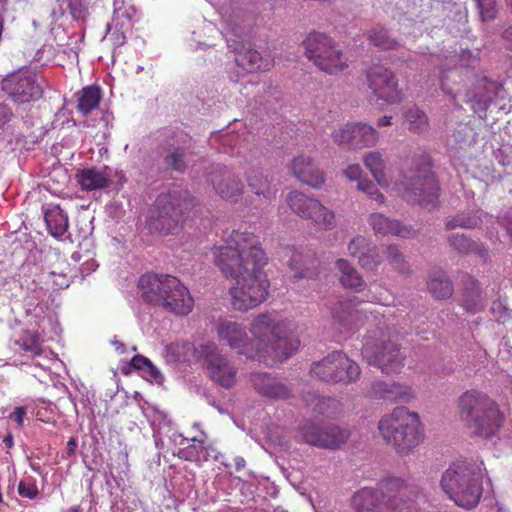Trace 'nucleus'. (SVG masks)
<instances>
[{
	"mask_svg": "<svg viewBox=\"0 0 512 512\" xmlns=\"http://www.w3.org/2000/svg\"><path fill=\"white\" fill-rule=\"evenodd\" d=\"M199 354L204 360V365L210 378L224 388H231L236 383L237 369L223 355L218 346L213 342H207L199 347Z\"/></svg>",
	"mask_w": 512,
	"mask_h": 512,
	"instance_id": "obj_13",
	"label": "nucleus"
},
{
	"mask_svg": "<svg viewBox=\"0 0 512 512\" xmlns=\"http://www.w3.org/2000/svg\"><path fill=\"white\" fill-rule=\"evenodd\" d=\"M399 190L408 202L418 203L426 209L437 206L439 183L430 164L421 160L403 172Z\"/></svg>",
	"mask_w": 512,
	"mask_h": 512,
	"instance_id": "obj_8",
	"label": "nucleus"
},
{
	"mask_svg": "<svg viewBox=\"0 0 512 512\" xmlns=\"http://www.w3.org/2000/svg\"><path fill=\"white\" fill-rule=\"evenodd\" d=\"M77 110L83 115L90 114L101 101V90L98 86L89 85L77 93Z\"/></svg>",
	"mask_w": 512,
	"mask_h": 512,
	"instance_id": "obj_36",
	"label": "nucleus"
},
{
	"mask_svg": "<svg viewBox=\"0 0 512 512\" xmlns=\"http://www.w3.org/2000/svg\"><path fill=\"white\" fill-rule=\"evenodd\" d=\"M18 493L22 497L32 499V487L27 486L25 483L20 482L18 485Z\"/></svg>",
	"mask_w": 512,
	"mask_h": 512,
	"instance_id": "obj_60",
	"label": "nucleus"
},
{
	"mask_svg": "<svg viewBox=\"0 0 512 512\" xmlns=\"http://www.w3.org/2000/svg\"><path fill=\"white\" fill-rule=\"evenodd\" d=\"M344 176L350 181L361 180L362 168L359 164H351L343 171Z\"/></svg>",
	"mask_w": 512,
	"mask_h": 512,
	"instance_id": "obj_52",
	"label": "nucleus"
},
{
	"mask_svg": "<svg viewBox=\"0 0 512 512\" xmlns=\"http://www.w3.org/2000/svg\"><path fill=\"white\" fill-rule=\"evenodd\" d=\"M493 402L495 401L483 391L477 389L465 391L457 400V411L460 421L466 426Z\"/></svg>",
	"mask_w": 512,
	"mask_h": 512,
	"instance_id": "obj_21",
	"label": "nucleus"
},
{
	"mask_svg": "<svg viewBox=\"0 0 512 512\" xmlns=\"http://www.w3.org/2000/svg\"><path fill=\"white\" fill-rule=\"evenodd\" d=\"M463 284V308L472 314L482 311L484 305L477 280L469 275H466Z\"/></svg>",
	"mask_w": 512,
	"mask_h": 512,
	"instance_id": "obj_33",
	"label": "nucleus"
},
{
	"mask_svg": "<svg viewBox=\"0 0 512 512\" xmlns=\"http://www.w3.org/2000/svg\"><path fill=\"white\" fill-rule=\"evenodd\" d=\"M45 86L46 82L44 78L39 80L38 77H34V102L42 99L37 105V109L40 110V115L38 116L39 129L41 130L39 134L40 137L44 136L45 133L52 128L53 117L55 115L50 102L44 98Z\"/></svg>",
	"mask_w": 512,
	"mask_h": 512,
	"instance_id": "obj_28",
	"label": "nucleus"
},
{
	"mask_svg": "<svg viewBox=\"0 0 512 512\" xmlns=\"http://www.w3.org/2000/svg\"><path fill=\"white\" fill-rule=\"evenodd\" d=\"M215 193L223 200L236 202L244 192L241 179L227 167H219L212 171L208 178Z\"/></svg>",
	"mask_w": 512,
	"mask_h": 512,
	"instance_id": "obj_17",
	"label": "nucleus"
},
{
	"mask_svg": "<svg viewBox=\"0 0 512 512\" xmlns=\"http://www.w3.org/2000/svg\"><path fill=\"white\" fill-rule=\"evenodd\" d=\"M428 288L437 299H447L453 294V285L441 270L434 271L430 275Z\"/></svg>",
	"mask_w": 512,
	"mask_h": 512,
	"instance_id": "obj_37",
	"label": "nucleus"
},
{
	"mask_svg": "<svg viewBox=\"0 0 512 512\" xmlns=\"http://www.w3.org/2000/svg\"><path fill=\"white\" fill-rule=\"evenodd\" d=\"M480 219L476 216H464L457 215L451 220L446 222V229H454L456 227H461L465 229H472L478 226Z\"/></svg>",
	"mask_w": 512,
	"mask_h": 512,
	"instance_id": "obj_45",
	"label": "nucleus"
},
{
	"mask_svg": "<svg viewBox=\"0 0 512 512\" xmlns=\"http://www.w3.org/2000/svg\"><path fill=\"white\" fill-rule=\"evenodd\" d=\"M471 56L470 52L463 51L460 55H452L450 57V62L454 64L453 68L446 69L443 66L441 71V87L442 89L455 97V93L453 91L452 86L449 83L450 78L456 80V78H460L467 71V65L464 63Z\"/></svg>",
	"mask_w": 512,
	"mask_h": 512,
	"instance_id": "obj_30",
	"label": "nucleus"
},
{
	"mask_svg": "<svg viewBox=\"0 0 512 512\" xmlns=\"http://www.w3.org/2000/svg\"><path fill=\"white\" fill-rule=\"evenodd\" d=\"M285 200L297 216L312 221L317 229L330 230L335 226V213L313 196L292 190L287 194Z\"/></svg>",
	"mask_w": 512,
	"mask_h": 512,
	"instance_id": "obj_12",
	"label": "nucleus"
},
{
	"mask_svg": "<svg viewBox=\"0 0 512 512\" xmlns=\"http://www.w3.org/2000/svg\"><path fill=\"white\" fill-rule=\"evenodd\" d=\"M289 170L298 181L313 189L319 190L326 183L325 172L309 155L300 154L294 157L289 164Z\"/></svg>",
	"mask_w": 512,
	"mask_h": 512,
	"instance_id": "obj_18",
	"label": "nucleus"
},
{
	"mask_svg": "<svg viewBox=\"0 0 512 512\" xmlns=\"http://www.w3.org/2000/svg\"><path fill=\"white\" fill-rule=\"evenodd\" d=\"M246 182L250 190L258 197H263L266 202L276 198L277 188L272 185L267 176L261 171L252 170L246 174Z\"/></svg>",
	"mask_w": 512,
	"mask_h": 512,
	"instance_id": "obj_31",
	"label": "nucleus"
},
{
	"mask_svg": "<svg viewBox=\"0 0 512 512\" xmlns=\"http://www.w3.org/2000/svg\"><path fill=\"white\" fill-rule=\"evenodd\" d=\"M386 258L396 272L403 275H408L411 272L410 265L398 246L394 244L388 245L386 248Z\"/></svg>",
	"mask_w": 512,
	"mask_h": 512,
	"instance_id": "obj_40",
	"label": "nucleus"
},
{
	"mask_svg": "<svg viewBox=\"0 0 512 512\" xmlns=\"http://www.w3.org/2000/svg\"><path fill=\"white\" fill-rule=\"evenodd\" d=\"M404 118L408 123V130L420 134L429 127V119L426 113L418 107L408 108L404 112Z\"/></svg>",
	"mask_w": 512,
	"mask_h": 512,
	"instance_id": "obj_39",
	"label": "nucleus"
},
{
	"mask_svg": "<svg viewBox=\"0 0 512 512\" xmlns=\"http://www.w3.org/2000/svg\"><path fill=\"white\" fill-rule=\"evenodd\" d=\"M43 341L44 339L38 333L34 332V358L41 355L42 350L38 347V343Z\"/></svg>",
	"mask_w": 512,
	"mask_h": 512,
	"instance_id": "obj_62",
	"label": "nucleus"
},
{
	"mask_svg": "<svg viewBox=\"0 0 512 512\" xmlns=\"http://www.w3.org/2000/svg\"><path fill=\"white\" fill-rule=\"evenodd\" d=\"M67 3V8L73 19L79 20L84 17L86 7L84 0H63Z\"/></svg>",
	"mask_w": 512,
	"mask_h": 512,
	"instance_id": "obj_51",
	"label": "nucleus"
},
{
	"mask_svg": "<svg viewBox=\"0 0 512 512\" xmlns=\"http://www.w3.org/2000/svg\"><path fill=\"white\" fill-rule=\"evenodd\" d=\"M144 372L147 373V375L154 380H157L158 378L161 377L160 371L153 365L151 361L150 365L147 366V369L144 370Z\"/></svg>",
	"mask_w": 512,
	"mask_h": 512,
	"instance_id": "obj_61",
	"label": "nucleus"
},
{
	"mask_svg": "<svg viewBox=\"0 0 512 512\" xmlns=\"http://www.w3.org/2000/svg\"><path fill=\"white\" fill-rule=\"evenodd\" d=\"M25 413L26 412L23 407H17L15 411L9 415V418L12 421H14L19 427H21L23 424Z\"/></svg>",
	"mask_w": 512,
	"mask_h": 512,
	"instance_id": "obj_56",
	"label": "nucleus"
},
{
	"mask_svg": "<svg viewBox=\"0 0 512 512\" xmlns=\"http://www.w3.org/2000/svg\"><path fill=\"white\" fill-rule=\"evenodd\" d=\"M354 132V122H348L335 129L331 138L335 144L339 146L346 145L352 149Z\"/></svg>",
	"mask_w": 512,
	"mask_h": 512,
	"instance_id": "obj_43",
	"label": "nucleus"
},
{
	"mask_svg": "<svg viewBox=\"0 0 512 512\" xmlns=\"http://www.w3.org/2000/svg\"><path fill=\"white\" fill-rule=\"evenodd\" d=\"M391 120H392V117L391 116H383L382 118L378 119L376 124L377 126L379 127H382V126H388V125H391Z\"/></svg>",
	"mask_w": 512,
	"mask_h": 512,
	"instance_id": "obj_64",
	"label": "nucleus"
},
{
	"mask_svg": "<svg viewBox=\"0 0 512 512\" xmlns=\"http://www.w3.org/2000/svg\"><path fill=\"white\" fill-rule=\"evenodd\" d=\"M310 374L327 383H351L359 379L361 369L342 351H333L314 362Z\"/></svg>",
	"mask_w": 512,
	"mask_h": 512,
	"instance_id": "obj_11",
	"label": "nucleus"
},
{
	"mask_svg": "<svg viewBox=\"0 0 512 512\" xmlns=\"http://www.w3.org/2000/svg\"><path fill=\"white\" fill-rule=\"evenodd\" d=\"M289 266L291 270L295 271L293 275L295 279H311L318 275V259L303 250H291Z\"/></svg>",
	"mask_w": 512,
	"mask_h": 512,
	"instance_id": "obj_27",
	"label": "nucleus"
},
{
	"mask_svg": "<svg viewBox=\"0 0 512 512\" xmlns=\"http://www.w3.org/2000/svg\"><path fill=\"white\" fill-rule=\"evenodd\" d=\"M357 305L354 299H347L336 302L332 307L333 323L337 325L340 332H353L363 325L365 315Z\"/></svg>",
	"mask_w": 512,
	"mask_h": 512,
	"instance_id": "obj_20",
	"label": "nucleus"
},
{
	"mask_svg": "<svg viewBox=\"0 0 512 512\" xmlns=\"http://www.w3.org/2000/svg\"><path fill=\"white\" fill-rule=\"evenodd\" d=\"M233 51L237 65L249 73L266 72L274 66V59L270 54L262 55L250 44H237Z\"/></svg>",
	"mask_w": 512,
	"mask_h": 512,
	"instance_id": "obj_22",
	"label": "nucleus"
},
{
	"mask_svg": "<svg viewBox=\"0 0 512 512\" xmlns=\"http://www.w3.org/2000/svg\"><path fill=\"white\" fill-rule=\"evenodd\" d=\"M369 395L375 399L388 400L395 403H408L414 398L410 386L392 382L375 381L369 390Z\"/></svg>",
	"mask_w": 512,
	"mask_h": 512,
	"instance_id": "obj_25",
	"label": "nucleus"
},
{
	"mask_svg": "<svg viewBox=\"0 0 512 512\" xmlns=\"http://www.w3.org/2000/svg\"><path fill=\"white\" fill-rule=\"evenodd\" d=\"M504 421L505 417L495 401L465 427L475 436L490 439L497 434Z\"/></svg>",
	"mask_w": 512,
	"mask_h": 512,
	"instance_id": "obj_19",
	"label": "nucleus"
},
{
	"mask_svg": "<svg viewBox=\"0 0 512 512\" xmlns=\"http://www.w3.org/2000/svg\"><path fill=\"white\" fill-rule=\"evenodd\" d=\"M290 326L288 320L278 321L272 313H262L251 323L252 338L242 323L226 318L218 319L216 332L219 341L237 353L266 362L268 359H286L298 349L300 342L287 335Z\"/></svg>",
	"mask_w": 512,
	"mask_h": 512,
	"instance_id": "obj_2",
	"label": "nucleus"
},
{
	"mask_svg": "<svg viewBox=\"0 0 512 512\" xmlns=\"http://www.w3.org/2000/svg\"><path fill=\"white\" fill-rule=\"evenodd\" d=\"M369 89L376 101L396 104L402 101L403 93L398 88L394 73L382 65H374L366 72Z\"/></svg>",
	"mask_w": 512,
	"mask_h": 512,
	"instance_id": "obj_14",
	"label": "nucleus"
},
{
	"mask_svg": "<svg viewBox=\"0 0 512 512\" xmlns=\"http://www.w3.org/2000/svg\"><path fill=\"white\" fill-rule=\"evenodd\" d=\"M349 254L358 259L360 266L365 270L374 271L382 263V257L376 245L364 236L354 237L348 244Z\"/></svg>",
	"mask_w": 512,
	"mask_h": 512,
	"instance_id": "obj_24",
	"label": "nucleus"
},
{
	"mask_svg": "<svg viewBox=\"0 0 512 512\" xmlns=\"http://www.w3.org/2000/svg\"><path fill=\"white\" fill-rule=\"evenodd\" d=\"M502 39L504 41L506 49L512 52V26L506 28L503 31Z\"/></svg>",
	"mask_w": 512,
	"mask_h": 512,
	"instance_id": "obj_59",
	"label": "nucleus"
},
{
	"mask_svg": "<svg viewBox=\"0 0 512 512\" xmlns=\"http://www.w3.org/2000/svg\"><path fill=\"white\" fill-rule=\"evenodd\" d=\"M11 110L4 104H0V129L10 120Z\"/></svg>",
	"mask_w": 512,
	"mask_h": 512,
	"instance_id": "obj_57",
	"label": "nucleus"
},
{
	"mask_svg": "<svg viewBox=\"0 0 512 512\" xmlns=\"http://www.w3.org/2000/svg\"><path fill=\"white\" fill-rule=\"evenodd\" d=\"M352 149L370 148L375 146L379 140L378 131L363 122H354Z\"/></svg>",
	"mask_w": 512,
	"mask_h": 512,
	"instance_id": "obj_34",
	"label": "nucleus"
},
{
	"mask_svg": "<svg viewBox=\"0 0 512 512\" xmlns=\"http://www.w3.org/2000/svg\"><path fill=\"white\" fill-rule=\"evenodd\" d=\"M265 392L267 398L273 399H287L291 394L290 389L274 377L269 385L268 391Z\"/></svg>",
	"mask_w": 512,
	"mask_h": 512,
	"instance_id": "obj_46",
	"label": "nucleus"
},
{
	"mask_svg": "<svg viewBox=\"0 0 512 512\" xmlns=\"http://www.w3.org/2000/svg\"><path fill=\"white\" fill-rule=\"evenodd\" d=\"M77 180L83 190L102 189L108 184V176L97 168H85L77 173Z\"/></svg>",
	"mask_w": 512,
	"mask_h": 512,
	"instance_id": "obj_35",
	"label": "nucleus"
},
{
	"mask_svg": "<svg viewBox=\"0 0 512 512\" xmlns=\"http://www.w3.org/2000/svg\"><path fill=\"white\" fill-rule=\"evenodd\" d=\"M361 352L369 365L386 374L397 373L404 366L405 356L400 346L382 330L373 331L365 338Z\"/></svg>",
	"mask_w": 512,
	"mask_h": 512,
	"instance_id": "obj_9",
	"label": "nucleus"
},
{
	"mask_svg": "<svg viewBox=\"0 0 512 512\" xmlns=\"http://www.w3.org/2000/svg\"><path fill=\"white\" fill-rule=\"evenodd\" d=\"M2 89L16 103H29L32 98V70L20 69L2 81Z\"/></svg>",
	"mask_w": 512,
	"mask_h": 512,
	"instance_id": "obj_23",
	"label": "nucleus"
},
{
	"mask_svg": "<svg viewBox=\"0 0 512 512\" xmlns=\"http://www.w3.org/2000/svg\"><path fill=\"white\" fill-rule=\"evenodd\" d=\"M449 243L453 249L459 253L468 254L473 248V241L468 239L464 234H452L449 237Z\"/></svg>",
	"mask_w": 512,
	"mask_h": 512,
	"instance_id": "obj_47",
	"label": "nucleus"
},
{
	"mask_svg": "<svg viewBox=\"0 0 512 512\" xmlns=\"http://www.w3.org/2000/svg\"><path fill=\"white\" fill-rule=\"evenodd\" d=\"M273 377L267 373H252L250 380L255 390L262 396L266 397L269 385Z\"/></svg>",
	"mask_w": 512,
	"mask_h": 512,
	"instance_id": "obj_49",
	"label": "nucleus"
},
{
	"mask_svg": "<svg viewBox=\"0 0 512 512\" xmlns=\"http://www.w3.org/2000/svg\"><path fill=\"white\" fill-rule=\"evenodd\" d=\"M129 365L133 367L135 370L143 371L147 369V366L150 365V360L142 355H135Z\"/></svg>",
	"mask_w": 512,
	"mask_h": 512,
	"instance_id": "obj_53",
	"label": "nucleus"
},
{
	"mask_svg": "<svg viewBox=\"0 0 512 512\" xmlns=\"http://www.w3.org/2000/svg\"><path fill=\"white\" fill-rule=\"evenodd\" d=\"M300 431L307 444L332 450L340 448L349 437L347 430L333 424L319 425L308 423L303 425Z\"/></svg>",
	"mask_w": 512,
	"mask_h": 512,
	"instance_id": "obj_15",
	"label": "nucleus"
},
{
	"mask_svg": "<svg viewBox=\"0 0 512 512\" xmlns=\"http://www.w3.org/2000/svg\"><path fill=\"white\" fill-rule=\"evenodd\" d=\"M369 223L377 235H392L401 238H410L415 233L411 227L405 226L401 222L390 219L381 213L371 214L369 217Z\"/></svg>",
	"mask_w": 512,
	"mask_h": 512,
	"instance_id": "obj_26",
	"label": "nucleus"
},
{
	"mask_svg": "<svg viewBox=\"0 0 512 512\" xmlns=\"http://www.w3.org/2000/svg\"><path fill=\"white\" fill-rule=\"evenodd\" d=\"M76 447H77V441L75 438H70L68 443H67V451H68V454L72 455L75 453V450H76Z\"/></svg>",
	"mask_w": 512,
	"mask_h": 512,
	"instance_id": "obj_63",
	"label": "nucleus"
},
{
	"mask_svg": "<svg viewBox=\"0 0 512 512\" xmlns=\"http://www.w3.org/2000/svg\"><path fill=\"white\" fill-rule=\"evenodd\" d=\"M194 205L195 199L184 189H173L159 194L149 221L150 229L163 234H173Z\"/></svg>",
	"mask_w": 512,
	"mask_h": 512,
	"instance_id": "obj_7",
	"label": "nucleus"
},
{
	"mask_svg": "<svg viewBox=\"0 0 512 512\" xmlns=\"http://www.w3.org/2000/svg\"><path fill=\"white\" fill-rule=\"evenodd\" d=\"M483 21L493 20L496 17L497 9L495 0H475Z\"/></svg>",
	"mask_w": 512,
	"mask_h": 512,
	"instance_id": "obj_50",
	"label": "nucleus"
},
{
	"mask_svg": "<svg viewBox=\"0 0 512 512\" xmlns=\"http://www.w3.org/2000/svg\"><path fill=\"white\" fill-rule=\"evenodd\" d=\"M211 252L214 265L233 281L228 289L233 310L248 312L268 299L270 280L263 269L268 258L254 233L234 229Z\"/></svg>",
	"mask_w": 512,
	"mask_h": 512,
	"instance_id": "obj_1",
	"label": "nucleus"
},
{
	"mask_svg": "<svg viewBox=\"0 0 512 512\" xmlns=\"http://www.w3.org/2000/svg\"><path fill=\"white\" fill-rule=\"evenodd\" d=\"M417 484L397 476L381 479L376 487H364L351 498L356 512H416L420 497Z\"/></svg>",
	"mask_w": 512,
	"mask_h": 512,
	"instance_id": "obj_3",
	"label": "nucleus"
},
{
	"mask_svg": "<svg viewBox=\"0 0 512 512\" xmlns=\"http://www.w3.org/2000/svg\"><path fill=\"white\" fill-rule=\"evenodd\" d=\"M482 478L479 465L469 461H457L443 473L440 484L457 506L473 509L482 496Z\"/></svg>",
	"mask_w": 512,
	"mask_h": 512,
	"instance_id": "obj_5",
	"label": "nucleus"
},
{
	"mask_svg": "<svg viewBox=\"0 0 512 512\" xmlns=\"http://www.w3.org/2000/svg\"><path fill=\"white\" fill-rule=\"evenodd\" d=\"M336 269L339 272V281L345 289L361 291L365 287V281L357 269L346 259L336 261Z\"/></svg>",
	"mask_w": 512,
	"mask_h": 512,
	"instance_id": "obj_32",
	"label": "nucleus"
},
{
	"mask_svg": "<svg viewBox=\"0 0 512 512\" xmlns=\"http://www.w3.org/2000/svg\"><path fill=\"white\" fill-rule=\"evenodd\" d=\"M364 164L380 186H388L384 173L385 162L380 152L371 151L367 153L364 157Z\"/></svg>",
	"mask_w": 512,
	"mask_h": 512,
	"instance_id": "obj_38",
	"label": "nucleus"
},
{
	"mask_svg": "<svg viewBox=\"0 0 512 512\" xmlns=\"http://www.w3.org/2000/svg\"><path fill=\"white\" fill-rule=\"evenodd\" d=\"M15 345L19 346V348L23 351H30L32 349V336L30 333L21 336L15 340Z\"/></svg>",
	"mask_w": 512,
	"mask_h": 512,
	"instance_id": "obj_54",
	"label": "nucleus"
},
{
	"mask_svg": "<svg viewBox=\"0 0 512 512\" xmlns=\"http://www.w3.org/2000/svg\"><path fill=\"white\" fill-rule=\"evenodd\" d=\"M306 57L321 71L337 75L348 68L343 51L328 35L311 32L303 41Z\"/></svg>",
	"mask_w": 512,
	"mask_h": 512,
	"instance_id": "obj_10",
	"label": "nucleus"
},
{
	"mask_svg": "<svg viewBox=\"0 0 512 512\" xmlns=\"http://www.w3.org/2000/svg\"><path fill=\"white\" fill-rule=\"evenodd\" d=\"M379 432L398 454H409L424 439L420 417L405 407H398L379 422Z\"/></svg>",
	"mask_w": 512,
	"mask_h": 512,
	"instance_id": "obj_6",
	"label": "nucleus"
},
{
	"mask_svg": "<svg viewBox=\"0 0 512 512\" xmlns=\"http://www.w3.org/2000/svg\"><path fill=\"white\" fill-rule=\"evenodd\" d=\"M470 253H473L480 257L482 260L486 261L488 258V250L486 247L481 243H473V248L471 249Z\"/></svg>",
	"mask_w": 512,
	"mask_h": 512,
	"instance_id": "obj_55",
	"label": "nucleus"
},
{
	"mask_svg": "<svg viewBox=\"0 0 512 512\" xmlns=\"http://www.w3.org/2000/svg\"><path fill=\"white\" fill-rule=\"evenodd\" d=\"M44 221L48 233L55 238L63 236L69 227L67 213L59 205L43 207Z\"/></svg>",
	"mask_w": 512,
	"mask_h": 512,
	"instance_id": "obj_29",
	"label": "nucleus"
},
{
	"mask_svg": "<svg viewBox=\"0 0 512 512\" xmlns=\"http://www.w3.org/2000/svg\"><path fill=\"white\" fill-rule=\"evenodd\" d=\"M357 188L379 204L384 203V195L377 189L376 185L372 181L368 179H361L357 184Z\"/></svg>",
	"mask_w": 512,
	"mask_h": 512,
	"instance_id": "obj_48",
	"label": "nucleus"
},
{
	"mask_svg": "<svg viewBox=\"0 0 512 512\" xmlns=\"http://www.w3.org/2000/svg\"><path fill=\"white\" fill-rule=\"evenodd\" d=\"M371 43L383 50L395 49L397 41L391 38L383 27L373 28L369 33Z\"/></svg>",
	"mask_w": 512,
	"mask_h": 512,
	"instance_id": "obj_42",
	"label": "nucleus"
},
{
	"mask_svg": "<svg viewBox=\"0 0 512 512\" xmlns=\"http://www.w3.org/2000/svg\"><path fill=\"white\" fill-rule=\"evenodd\" d=\"M503 226L510 237V241L512 242V209H510L504 219H503Z\"/></svg>",
	"mask_w": 512,
	"mask_h": 512,
	"instance_id": "obj_58",
	"label": "nucleus"
},
{
	"mask_svg": "<svg viewBox=\"0 0 512 512\" xmlns=\"http://www.w3.org/2000/svg\"><path fill=\"white\" fill-rule=\"evenodd\" d=\"M189 143V136L182 131H173L167 135L162 146V157L168 169L180 172L185 170Z\"/></svg>",
	"mask_w": 512,
	"mask_h": 512,
	"instance_id": "obj_16",
	"label": "nucleus"
},
{
	"mask_svg": "<svg viewBox=\"0 0 512 512\" xmlns=\"http://www.w3.org/2000/svg\"><path fill=\"white\" fill-rule=\"evenodd\" d=\"M142 300L154 307L178 315H188L194 306V299L181 281L169 274L147 273L138 281Z\"/></svg>",
	"mask_w": 512,
	"mask_h": 512,
	"instance_id": "obj_4",
	"label": "nucleus"
},
{
	"mask_svg": "<svg viewBox=\"0 0 512 512\" xmlns=\"http://www.w3.org/2000/svg\"><path fill=\"white\" fill-rule=\"evenodd\" d=\"M467 102L471 103L473 111L482 119L486 118V112L490 105V98L483 90L470 96L467 95Z\"/></svg>",
	"mask_w": 512,
	"mask_h": 512,
	"instance_id": "obj_44",
	"label": "nucleus"
},
{
	"mask_svg": "<svg viewBox=\"0 0 512 512\" xmlns=\"http://www.w3.org/2000/svg\"><path fill=\"white\" fill-rule=\"evenodd\" d=\"M40 278L41 281H44L53 290L64 289L70 285V276L63 270L56 268L50 271H42Z\"/></svg>",
	"mask_w": 512,
	"mask_h": 512,
	"instance_id": "obj_41",
	"label": "nucleus"
}]
</instances>
